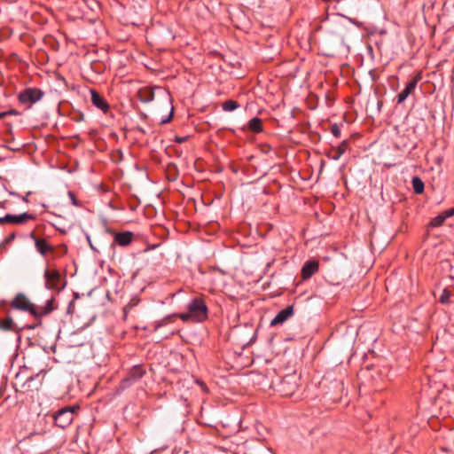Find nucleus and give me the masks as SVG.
I'll return each mask as SVG.
<instances>
[{
	"instance_id": "1",
	"label": "nucleus",
	"mask_w": 454,
	"mask_h": 454,
	"mask_svg": "<svg viewBox=\"0 0 454 454\" xmlns=\"http://www.w3.org/2000/svg\"><path fill=\"white\" fill-rule=\"evenodd\" d=\"M190 316H192V322L202 323L208 317V309L202 297L193 298L187 305Z\"/></svg>"
},
{
	"instance_id": "12",
	"label": "nucleus",
	"mask_w": 454,
	"mask_h": 454,
	"mask_svg": "<svg viewBox=\"0 0 454 454\" xmlns=\"http://www.w3.org/2000/svg\"><path fill=\"white\" fill-rule=\"evenodd\" d=\"M348 147L349 140H343L338 146L333 147L331 152L326 153V156L333 160H338L341 155L346 153Z\"/></svg>"
},
{
	"instance_id": "27",
	"label": "nucleus",
	"mask_w": 454,
	"mask_h": 454,
	"mask_svg": "<svg viewBox=\"0 0 454 454\" xmlns=\"http://www.w3.org/2000/svg\"><path fill=\"white\" fill-rule=\"evenodd\" d=\"M16 238V234L14 232L9 234L4 239V241L2 242V246H5L9 243H11L12 240H14Z\"/></svg>"
},
{
	"instance_id": "8",
	"label": "nucleus",
	"mask_w": 454,
	"mask_h": 454,
	"mask_svg": "<svg viewBox=\"0 0 454 454\" xmlns=\"http://www.w3.org/2000/svg\"><path fill=\"white\" fill-rule=\"evenodd\" d=\"M30 238L35 241V249L42 256H46L55 251L54 246L51 245L45 239L36 237L35 232L30 233Z\"/></svg>"
},
{
	"instance_id": "10",
	"label": "nucleus",
	"mask_w": 454,
	"mask_h": 454,
	"mask_svg": "<svg viewBox=\"0 0 454 454\" xmlns=\"http://www.w3.org/2000/svg\"><path fill=\"white\" fill-rule=\"evenodd\" d=\"M319 270V262L316 260H309L304 262L301 270V277L303 280L310 278L314 274Z\"/></svg>"
},
{
	"instance_id": "5",
	"label": "nucleus",
	"mask_w": 454,
	"mask_h": 454,
	"mask_svg": "<svg viewBox=\"0 0 454 454\" xmlns=\"http://www.w3.org/2000/svg\"><path fill=\"white\" fill-rule=\"evenodd\" d=\"M298 388L296 377L294 375H286L281 379L278 385V392L282 396L293 395Z\"/></svg>"
},
{
	"instance_id": "32",
	"label": "nucleus",
	"mask_w": 454,
	"mask_h": 454,
	"mask_svg": "<svg viewBox=\"0 0 454 454\" xmlns=\"http://www.w3.org/2000/svg\"><path fill=\"white\" fill-rule=\"evenodd\" d=\"M447 212L450 216L454 215V207L452 208L448 209Z\"/></svg>"
},
{
	"instance_id": "24",
	"label": "nucleus",
	"mask_w": 454,
	"mask_h": 454,
	"mask_svg": "<svg viewBox=\"0 0 454 454\" xmlns=\"http://www.w3.org/2000/svg\"><path fill=\"white\" fill-rule=\"evenodd\" d=\"M0 329L3 331H12L13 329V320L11 317L0 320Z\"/></svg>"
},
{
	"instance_id": "2",
	"label": "nucleus",
	"mask_w": 454,
	"mask_h": 454,
	"mask_svg": "<svg viewBox=\"0 0 454 454\" xmlns=\"http://www.w3.org/2000/svg\"><path fill=\"white\" fill-rule=\"evenodd\" d=\"M146 373V370L142 364L134 365L128 372L127 376L123 378L120 384L119 389L125 390L129 388L139 380H141Z\"/></svg>"
},
{
	"instance_id": "29",
	"label": "nucleus",
	"mask_w": 454,
	"mask_h": 454,
	"mask_svg": "<svg viewBox=\"0 0 454 454\" xmlns=\"http://www.w3.org/2000/svg\"><path fill=\"white\" fill-rule=\"evenodd\" d=\"M69 196H70V198L72 200L73 204L77 206L78 203H77V200H76L74 194L72 192H69Z\"/></svg>"
},
{
	"instance_id": "25",
	"label": "nucleus",
	"mask_w": 454,
	"mask_h": 454,
	"mask_svg": "<svg viewBox=\"0 0 454 454\" xmlns=\"http://www.w3.org/2000/svg\"><path fill=\"white\" fill-rule=\"evenodd\" d=\"M454 294L450 290L445 288L439 298V301L442 304H449L451 302L450 298Z\"/></svg>"
},
{
	"instance_id": "34",
	"label": "nucleus",
	"mask_w": 454,
	"mask_h": 454,
	"mask_svg": "<svg viewBox=\"0 0 454 454\" xmlns=\"http://www.w3.org/2000/svg\"><path fill=\"white\" fill-rule=\"evenodd\" d=\"M6 116V113L5 112H1L0 113V120L4 118Z\"/></svg>"
},
{
	"instance_id": "11",
	"label": "nucleus",
	"mask_w": 454,
	"mask_h": 454,
	"mask_svg": "<svg viewBox=\"0 0 454 454\" xmlns=\"http://www.w3.org/2000/svg\"><path fill=\"white\" fill-rule=\"evenodd\" d=\"M91 103L94 106L100 109L103 113H107L110 106L103 96H101L96 90L90 89Z\"/></svg>"
},
{
	"instance_id": "37",
	"label": "nucleus",
	"mask_w": 454,
	"mask_h": 454,
	"mask_svg": "<svg viewBox=\"0 0 454 454\" xmlns=\"http://www.w3.org/2000/svg\"><path fill=\"white\" fill-rule=\"evenodd\" d=\"M27 196H28V194H27V195L23 199L26 202H27V201H28V200H27Z\"/></svg>"
},
{
	"instance_id": "15",
	"label": "nucleus",
	"mask_w": 454,
	"mask_h": 454,
	"mask_svg": "<svg viewBox=\"0 0 454 454\" xmlns=\"http://www.w3.org/2000/svg\"><path fill=\"white\" fill-rule=\"evenodd\" d=\"M294 313L293 306H288L284 309L280 310L276 317L271 320L270 326H276L283 324Z\"/></svg>"
},
{
	"instance_id": "6",
	"label": "nucleus",
	"mask_w": 454,
	"mask_h": 454,
	"mask_svg": "<svg viewBox=\"0 0 454 454\" xmlns=\"http://www.w3.org/2000/svg\"><path fill=\"white\" fill-rule=\"evenodd\" d=\"M11 308L23 311H27L34 317L37 316V314L35 313V306L33 303H31L29 300L27 298V296L22 293H19L18 294H16V296L11 302Z\"/></svg>"
},
{
	"instance_id": "22",
	"label": "nucleus",
	"mask_w": 454,
	"mask_h": 454,
	"mask_svg": "<svg viewBox=\"0 0 454 454\" xmlns=\"http://www.w3.org/2000/svg\"><path fill=\"white\" fill-rule=\"evenodd\" d=\"M140 302V299H138L137 297H133L129 301V303L123 308V316H124V319H126L127 316H128V313L129 311H130L133 308H135L136 306H137Z\"/></svg>"
},
{
	"instance_id": "9",
	"label": "nucleus",
	"mask_w": 454,
	"mask_h": 454,
	"mask_svg": "<svg viewBox=\"0 0 454 454\" xmlns=\"http://www.w3.org/2000/svg\"><path fill=\"white\" fill-rule=\"evenodd\" d=\"M421 78V73L419 72L406 84L405 88L397 95V104H402L414 91Z\"/></svg>"
},
{
	"instance_id": "30",
	"label": "nucleus",
	"mask_w": 454,
	"mask_h": 454,
	"mask_svg": "<svg viewBox=\"0 0 454 454\" xmlns=\"http://www.w3.org/2000/svg\"><path fill=\"white\" fill-rule=\"evenodd\" d=\"M187 140V137H176V141L179 144L184 143Z\"/></svg>"
},
{
	"instance_id": "16",
	"label": "nucleus",
	"mask_w": 454,
	"mask_h": 454,
	"mask_svg": "<svg viewBox=\"0 0 454 454\" xmlns=\"http://www.w3.org/2000/svg\"><path fill=\"white\" fill-rule=\"evenodd\" d=\"M174 317H178L184 322H187V321L192 322V316H190V311L188 310L186 313L174 314V315L167 316L166 317L162 318L160 321H159L155 324L153 330L157 331L160 327L168 324L169 322H171V319Z\"/></svg>"
},
{
	"instance_id": "35",
	"label": "nucleus",
	"mask_w": 454,
	"mask_h": 454,
	"mask_svg": "<svg viewBox=\"0 0 454 454\" xmlns=\"http://www.w3.org/2000/svg\"><path fill=\"white\" fill-rule=\"evenodd\" d=\"M41 325V321H39V323L37 324V325ZM35 326H36V325L29 326V329H35Z\"/></svg>"
},
{
	"instance_id": "18",
	"label": "nucleus",
	"mask_w": 454,
	"mask_h": 454,
	"mask_svg": "<svg viewBox=\"0 0 454 454\" xmlns=\"http://www.w3.org/2000/svg\"><path fill=\"white\" fill-rule=\"evenodd\" d=\"M53 302H54V298H51L47 301L44 307H42V308L35 307V313L37 314V316H35V317L40 319L43 316H46V315L50 314L54 309Z\"/></svg>"
},
{
	"instance_id": "33",
	"label": "nucleus",
	"mask_w": 454,
	"mask_h": 454,
	"mask_svg": "<svg viewBox=\"0 0 454 454\" xmlns=\"http://www.w3.org/2000/svg\"><path fill=\"white\" fill-rule=\"evenodd\" d=\"M450 81L452 83H454V65H453L452 71H451Z\"/></svg>"
},
{
	"instance_id": "26",
	"label": "nucleus",
	"mask_w": 454,
	"mask_h": 454,
	"mask_svg": "<svg viewBox=\"0 0 454 454\" xmlns=\"http://www.w3.org/2000/svg\"><path fill=\"white\" fill-rule=\"evenodd\" d=\"M331 133L337 138H339L341 135L340 128L337 123L331 125Z\"/></svg>"
},
{
	"instance_id": "28",
	"label": "nucleus",
	"mask_w": 454,
	"mask_h": 454,
	"mask_svg": "<svg viewBox=\"0 0 454 454\" xmlns=\"http://www.w3.org/2000/svg\"><path fill=\"white\" fill-rule=\"evenodd\" d=\"M6 113V116L7 115H18L20 113L15 110V109H11V110H8V111H5Z\"/></svg>"
},
{
	"instance_id": "13",
	"label": "nucleus",
	"mask_w": 454,
	"mask_h": 454,
	"mask_svg": "<svg viewBox=\"0 0 454 454\" xmlns=\"http://www.w3.org/2000/svg\"><path fill=\"white\" fill-rule=\"evenodd\" d=\"M114 243L121 247L129 246L132 240L134 234L131 231H122V232H113Z\"/></svg>"
},
{
	"instance_id": "36",
	"label": "nucleus",
	"mask_w": 454,
	"mask_h": 454,
	"mask_svg": "<svg viewBox=\"0 0 454 454\" xmlns=\"http://www.w3.org/2000/svg\"><path fill=\"white\" fill-rule=\"evenodd\" d=\"M137 129L143 133H145V130L142 128H137Z\"/></svg>"
},
{
	"instance_id": "21",
	"label": "nucleus",
	"mask_w": 454,
	"mask_h": 454,
	"mask_svg": "<svg viewBox=\"0 0 454 454\" xmlns=\"http://www.w3.org/2000/svg\"><path fill=\"white\" fill-rule=\"evenodd\" d=\"M411 183L415 193L421 194L424 192L425 185L419 177H413Z\"/></svg>"
},
{
	"instance_id": "17",
	"label": "nucleus",
	"mask_w": 454,
	"mask_h": 454,
	"mask_svg": "<svg viewBox=\"0 0 454 454\" xmlns=\"http://www.w3.org/2000/svg\"><path fill=\"white\" fill-rule=\"evenodd\" d=\"M138 100L143 103H149L154 98V88L145 86L138 90L137 93Z\"/></svg>"
},
{
	"instance_id": "4",
	"label": "nucleus",
	"mask_w": 454,
	"mask_h": 454,
	"mask_svg": "<svg viewBox=\"0 0 454 454\" xmlns=\"http://www.w3.org/2000/svg\"><path fill=\"white\" fill-rule=\"evenodd\" d=\"M77 410L79 406H67L59 410L54 415L55 425L63 429L67 427L74 420Z\"/></svg>"
},
{
	"instance_id": "31",
	"label": "nucleus",
	"mask_w": 454,
	"mask_h": 454,
	"mask_svg": "<svg viewBox=\"0 0 454 454\" xmlns=\"http://www.w3.org/2000/svg\"><path fill=\"white\" fill-rule=\"evenodd\" d=\"M5 223H8L7 215L3 217H0V224H5Z\"/></svg>"
},
{
	"instance_id": "3",
	"label": "nucleus",
	"mask_w": 454,
	"mask_h": 454,
	"mask_svg": "<svg viewBox=\"0 0 454 454\" xmlns=\"http://www.w3.org/2000/svg\"><path fill=\"white\" fill-rule=\"evenodd\" d=\"M44 92L38 88H27L18 95V101L27 108H30L34 104L40 101Z\"/></svg>"
},
{
	"instance_id": "23",
	"label": "nucleus",
	"mask_w": 454,
	"mask_h": 454,
	"mask_svg": "<svg viewBox=\"0 0 454 454\" xmlns=\"http://www.w3.org/2000/svg\"><path fill=\"white\" fill-rule=\"evenodd\" d=\"M239 106V103L233 99H229L222 104L223 111L231 112L236 110Z\"/></svg>"
},
{
	"instance_id": "20",
	"label": "nucleus",
	"mask_w": 454,
	"mask_h": 454,
	"mask_svg": "<svg viewBox=\"0 0 454 454\" xmlns=\"http://www.w3.org/2000/svg\"><path fill=\"white\" fill-rule=\"evenodd\" d=\"M448 217L450 216L448 215V212L446 210L443 213L439 214L435 217L432 218V220L429 223V227L435 228L442 226Z\"/></svg>"
},
{
	"instance_id": "7",
	"label": "nucleus",
	"mask_w": 454,
	"mask_h": 454,
	"mask_svg": "<svg viewBox=\"0 0 454 454\" xmlns=\"http://www.w3.org/2000/svg\"><path fill=\"white\" fill-rule=\"evenodd\" d=\"M43 276L45 278V287L47 289L59 291L64 288V286L61 287L59 286L61 275L58 270L46 269Z\"/></svg>"
},
{
	"instance_id": "19",
	"label": "nucleus",
	"mask_w": 454,
	"mask_h": 454,
	"mask_svg": "<svg viewBox=\"0 0 454 454\" xmlns=\"http://www.w3.org/2000/svg\"><path fill=\"white\" fill-rule=\"evenodd\" d=\"M247 129L253 133H261L263 130L262 121L259 117H254L247 122Z\"/></svg>"
},
{
	"instance_id": "14",
	"label": "nucleus",
	"mask_w": 454,
	"mask_h": 454,
	"mask_svg": "<svg viewBox=\"0 0 454 454\" xmlns=\"http://www.w3.org/2000/svg\"><path fill=\"white\" fill-rule=\"evenodd\" d=\"M8 223L11 224H24L31 220H35V215L29 213H22L18 215H7Z\"/></svg>"
}]
</instances>
